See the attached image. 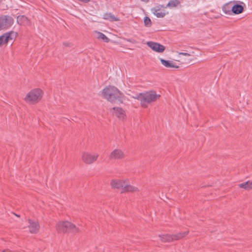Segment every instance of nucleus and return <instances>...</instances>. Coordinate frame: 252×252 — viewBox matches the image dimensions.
Listing matches in <instances>:
<instances>
[{
    "mask_svg": "<svg viewBox=\"0 0 252 252\" xmlns=\"http://www.w3.org/2000/svg\"><path fill=\"white\" fill-rule=\"evenodd\" d=\"M160 97V94H158L154 90L139 93L133 96V98L140 101L141 106L144 108H147L149 105L156 102Z\"/></svg>",
    "mask_w": 252,
    "mask_h": 252,
    "instance_id": "obj_1",
    "label": "nucleus"
},
{
    "mask_svg": "<svg viewBox=\"0 0 252 252\" xmlns=\"http://www.w3.org/2000/svg\"><path fill=\"white\" fill-rule=\"evenodd\" d=\"M103 98L111 102L122 103L124 95L116 87L112 86L106 87L102 91Z\"/></svg>",
    "mask_w": 252,
    "mask_h": 252,
    "instance_id": "obj_2",
    "label": "nucleus"
},
{
    "mask_svg": "<svg viewBox=\"0 0 252 252\" xmlns=\"http://www.w3.org/2000/svg\"><path fill=\"white\" fill-rule=\"evenodd\" d=\"M56 227L59 233L70 232L73 233H77L80 231L78 227L68 221H59L57 223Z\"/></svg>",
    "mask_w": 252,
    "mask_h": 252,
    "instance_id": "obj_3",
    "label": "nucleus"
},
{
    "mask_svg": "<svg viewBox=\"0 0 252 252\" xmlns=\"http://www.w3.org/2000/svg\"><path fill=\"white\" fill-rule=\"evenodd\" d=\"M43 92L39 88H36L30 91L24 97V100L31 104L37 103L42 98Z\"/></svg>",
    "mask_w": 252,
    "mask_h": 252,
    "instance_id": "obj_4",
    "label": "nucleus"
},
{
    "mask_svg": "<svg viewBox=\"0 0 252 252\" xmlns=\"http://www.w3.org/2000/svg\"><path fill=\"white\" fill-rule=\"evenodd\" d=\"M189 233V231L180 232L176 234H163L159 235L160 240L164 242H169L174 240H180L185 237Z\"/></svg>",
    "mask_w": 252,
    "mask_h": 252,
    "instance_id": "obj_5",
    "label": "nucleus"
},
{
    "mask_svg": "<svg viewBox=\"0 0 252 252\" xmlns=\"http://www.w3.org/2000/svg\"><path fill=\"white\" fill-rule=\"evenodd\" d=\"M98 157V154L85 152L82 153V159L86 164H90L96 161Z\"/></svg>",
    "mask_w": 252,
    "mask_h": 252,
    "instance_id": "obj_6",
    "label": "nucleus"
},
{
    "mask_svg": "<svg viewBox=\"0 0 252 252\" xmlns=\"http://www.w3.org/2000/svg\"><path fill=\"white\" fill-rule=\"evenodd\" d=\"M17 36V33L13 31L7 32L0 36V46L7 43L9 41L15 39Z\"/></svg>",
    "mask_w": 252,
    "mask_h": 252,
    "instance_id": "obj_7",
    "label": "nucleus"
},
{
    "mask_svg": "<svg viewBox=\"0 0 252 252\" xmlns=\"http://www.w3.org/2000/svg\"><path fill=\"white\" fill-rule=\"evenodd\" d=\"M111 112L114 116L120 120L125 121L126 118L125 111L121 107H113L111 109Z\"/></svg>",
    "mask_w": 252,
    "mask_h": 252,
    "instance_id": "obj_8",
    "label": "nucleus"
},
{
    "mask_svg": "<svg viewBox=\"0 0 252 252\" xmlns=\"http://www.w3.org/2000/svg\"><path fill=\"white\" fill-rule=\"evenodd\" d=\"M13 24L12 18L8 15L0 17V31L10 27Z\"/></svg>",
    "mask_w": 252,
    "mask_h": 252,
    "instance_id": "obj_9",
    "label": "nucleus"
},
{
    "mask_svg": "<svg viewBox=\"0 0 252 252\" xmlns=\"http://www.w3.org/2000/svg\"><path fill=\"white\" fill-rule=\"evenodd\" d=\"M125 158V154L120 149H115L110 154L109 159L111 160L122 159Z\"/></svg>",
    "mask_w": 252,
    "mask_h": 252,
    "instance_id": "obj_10",
    "label": "nucleus"
},
{
    "mask_svg": "<svg viewBox=\"0 0 252 252\" xmlns=\"http://www.w3.org/2000/svg\"><path fill=\"white\" fill-rule=\"evenodd\" d=\"M127 182L126 179H113L110 183L111 186L113 189H121L123 190V187Z\"/></svg>",
    "mask_w": 252,
    "mask_h": 252,
    "instance_id": "obj_11",
    "label": "nucleus"
},
{
    "mask_svg": "<svg viewBox=\"0 0 252 252\" xmlns=\"http://www.w3.org/2000/svg\"><path fill=\"white\" fill-rule=\"evenodd\" d=\"M147 45L153 51L158 53H162L165 49L163 45L157 42L148 41L147 42Z\"/></svg>",
    "mask_w": 252,
    "mask_h": 252,
    "instance_id": "obj_12",
    "label": "nucleus"
},
{
    "mask_svg": "<svg viewBox=\"0 0 252 252\" xmlns=\"http://www.w3.org/2000/svg\"><path fill=\"white\" fill-rule=\"evenodd\" d=\"M166 7L162 5H158L152 9L153 13L158 18H163L166 15L164 8Z\"/></svg>",
    "mask_w": 252,
    "mask_h": 252,
    "instance_id": "obj_13",
    "label": "nucleus"
},
{
    "mask_svg": "<svg viewBox=\"0 0 252 252\" xmlns=\"http://www.w3.org/2000/svg\"><path fill=\"white\" fill-rule=\"evenodd\" d=\"M29 229L31 233H36L39 230L40 226L37 221L29 220Z\"/></svg>",
    "mask_w": 252,
    "mask_h": 252,
    "instance_id": "obj_14",
    "label": "nucleus"
},
{
    "mask_svg": "<svg viewBox=\"0 0 252 252\" xmlns=\"http://www.w3.org/2000/svg\"><path fill=\"white\" fill-rule=\"evenodd\" d=\"M139 191L137 187L129 184V181L127 179V182L123 187V190L121 191L122 193L125 192H134Z\"/></svg>",
    "mask_w": 252,
    "mask_h": 252,
    "instance_id": "obj_15",
    "label": "nucleus"
},
{
    "mask_svg": "<svg viewBox=\"0 0 252 252\" xmlns=\"http://www.w3.org/2000/svg\"><path fill=\"white\" fill-rule=\"evenodd\" d=\"M236 2L235 1H231L225 3L222 6V10L223 12L227 15H231L232 13V3Z\"/></svg>",
    "mask_w": 252,
    "mask_h": 252,
    "instance_id": "obj_16",
    "label": "nucleus"
},
{
    "mask_svg": "<svg viewBox=\"0 0 252 252\" xmlns=\"http://www.w3.org/2000/svg\"><path fill=\"white\" fill-rule=\"evenodd\" d=\"M161 64L166 67L168 68H176L179 67L178 65L175 64L172 61H166L163 59H160Z\"/></svg>",
    "mask_w": 252,
    "mask_h": 252,
    "instance_id": "obj_17",
    "label": "nucleus"
},
{
    "mask_svg": "<svg viewBox=\"0 0 252 252\" xmlns=\"http://www.w3.org/2000/svg\"><path fill=\"white\" fill-rule=\"evenodd\" d=\"M244 11V7L238 4H235L232 5V13L234 14H239Z\"/></svg>",
    "mask_w": 252,
    "mask_h": 252,
    "instance_id": "obj_18",
    "label": "nucleus"
},
{
    "mask_svg": "<svg viewBox=\"0 0 252 252\" xmlns=\"http://www.w3.org/2000/svg\"><path fill=\"white\" fill-rule=\"evenodd\" d=\"M103 18L110 22L119 21L120 19L110 13H106L104 14Z\"/></svg>",
    "mask_w": 252,
    "mask_h": 252,
    "instance_id": "obj_19",
    "label": "nucleus"
},
{
    "mask_svg": "<svg viewBox=\"0 0 252 252\" xmlns=\"http://www.w3.org/2000/svg\"><path fill=\"white\" fill-rule=\"evenodd\" d=\"M239 187L244 189L245 190H250L252 189V180H249L246 182L240 184Z\"/></svg>",
    "mask_w": 252,
    "mask_h": 252,
    "instance_id": "obj_20",
    "label": "nucleus"
},
{
    "mask_svg": "<svg viewBox=\"0 0 252 252\" xmlns=\"http://www.w3.org/2000/svg\"><path fill=\"white\" fill-rule=\"evenodd\" d=\"M17 21L20 25L28 24L30 21L25 15L18 16L17 18Z\"/></svg>",
    "mask_w": 252,
    "mask_h": 252,
    "instance_id": "obj_21",
    "label": "nucleus"
},
{
    "mask_svg": "<svg viewBox=\"0 0 252 252\" xmlns=\"http://www.w3.org/2000/svg\"><path fill=\"white\" fill-rule=\"evenodd\" d=\"M96 33L97 34V38L101 39L105 42H108L109 41L110 39L103 33L96 32Z\"/></svg>",
    "mask_w": 252,
    "mask_h": 252,
    "instance_id": "obj_22",
    "label": "nucleus"
},
{
    "mask_svg": "<svg viewBox=\"0 0 252 252\" xmlns=\"http://www.w3.org/2000/svg\"><path fill=\"white\" fill-rule=\"evenodd\" d=\"M144 22L146 27H149L152 25L151 19L147 16L145 17Z\"/></svg>",
    "mask_w": 252,
    "mask_h": 252,
    "instance_id": "obj_23",
    "label": "nucleus"
},
{
    "mask_svg": "<svg viewBox=\"0 0 252 252\" xmlns=\"http://www.w3.org/2000/svg\"><path fill=\"white\" fill-rule=\"evenodd\" d=\"M178 3V1L176 0H171L167 4L166 7H175L176 6Z\"/></svg>",
    "mask_w": 252,
    "mask_h": 252,
    "instance_id": "obj_24",
    "label": "nucleus"
},
{
    "mask_svg": "<svg viewBox=\"0 0 252 252\" xmlns=\"http://www.w3.org/2000/svg\"><path fill=\"white\" fill-rule=\"evenodd\" d=\"M179 55L186 56H191V54H189V53H185V52H180V53H179Z\"/></svg>",
    "mask_w": 252,
    "mask_h": 252,
    "instance_id": "obj_25",
    "label": "nucleus"
},
{
    "mask_svg": "<svg viewBox=\"0 0 252 252\" xmlns=\"http://www.w3.org/2000/svg\"><path fill=\"white\" fill-rule=\"evenodd\" d=\"M79 0L80 1L83 2H85V3H87L90 1V0Z\"/></svg>",
    "mask_w": 252,
    "mask_h": 252,
    "instance_id": "obj_26",
    "label": "nucleus"
},
{
    "mask_svg": "<svg viewBox=\"0 0 252 252\" xmlns=\"http://www.w3.org/2000/svg\"><path fill=\"white\" fill-rule=\"evenodd\" d=\"M141 1L145 2H148L149 0H140Z\"/></svg>",
    "mask_w": 252,
    "mask_h": 252,
    "instance_id": "obj_27",
    "label": "nucleus"
},
{
    "mask_svg": "<svg viewBox=\"0 0 252 252\" xmlns=\"http://www.w3.org/2000/svg\"><path fill=\"white\" fill-rule=\"evenodd\" d=\"M2 252H11L10 251H9V250H5L3 251Z\"/></svg>",
    "mask_w": 252,
    "mask_h": 252,
    "instance_id": "obj_28",
    "label": "nucleus"
},
{
    "mask_svg": "<svg viewBox=\"0 0 252 252\" xmlns=\"http://www.w3.org/2000/svg\"><path fill=\"white\" fill-rule=\"evenodd\" d=\"M241 2V3H242V4H245L244 3V2Z\"/></svg>",
    "mask_w": 252,
    "mask_h": 252,
    "instance_id": "obj_29",
    "label": "nucleus"
}]
</instances>
